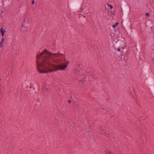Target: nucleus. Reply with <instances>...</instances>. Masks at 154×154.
<instances>
[{
	"mask_svg": "<svg viewBox=\"0 0 154 154\" xmlns=\"http://www.w3.org/2000/svg\"><path fill=\"white\" fill-rule=\"evenodd\" d=\"M120 42L119 40H118L116 42V46L117 47L119 46L120 45Z\"/></svg>",
	"mask_w": 154,
	"mask_h": 154,
	"instance_id": "7",
	"label": "nucleus"
},
{
	"mask_svg": "<svg viewBox=\"0 0 154 154\" xmlns=\"http://www.w3.org/2000/svg\"><path fill=\"white\" fill-rule=\"evenodd\" d=\"M32 5H34L35 4V1L34 0H33L32 1Z\"/></svg>",
	"mask_w": 154,
	"mask_h": 154,
	"instance_id": "15",
	"label": "nucleus"
},
{
	"mask_svg": "<svg viewBox=\"0 0 154 154\" xmlns=\"http://www.w3.org/2000/svg\"><path fill=\"white\" fill-rule=\"evenodd\" d=\"M119 24V23L118 22H116V23L115 24V25L117 26Z\"/></svg>",
	"mask_w": 154,
	"mask_h": 154,
	"instance_id": "19",
	"label": "nucleus"
},
{
	"mask_svg": "<svg viewBox=\"0 0 154 154\" xmlns=\"http://www.w3.org/2000/svg\"><path fill=\"white\" fill-rule=\"evenodd\" d=\"M112 13V15H114V13Z\"/></svg>",
	"mask_w": 154,
	"mask_h": 154,
	"instance_id": "25",
	"label": "nucleus"
},
{
	"mask_svg": "<svg viewBox=\"0 0 154 154\" xmlns=\"http://www.w3.org/2000/svg\"><path fill=\"white\" fill-rule=\"evenodd\" d=\"M64 55L58 52L57 54L53 53L45 49L39 54L36 56V63L38 71L41 73H47L59 70H64L68 66L69 62L66 61V63L64 65H56L52 64L51 62V55L57 56L58 54Z\"/></svg>",
	"mask_w": 154,
	"mask_h": 154,
	"instance_id": "1",
	"label": "nucleus"
},
{
	"mask_svg": "<svg viewBox=\"0 0 154 154\" xmlns=\"http://www.w3.org/2000/svg\"><path fill=\"white\" fill-rule=\"evenodd\" d=\"M149 13H147L146 14V15L147 16V17H149Z\"/></svg>",
	"mask_w": 154,
	"mask_h": 154,
	"instance_id": "13",
	"label": "nucleus"
},
{
	"mask_svg": "<svg viewBox=\"0 0 154 154\" xmlns=\"http://www.w3.org/2000/svg\"><path fill=\"white\" fill-rule=\"evenodd\" d=\"M3 37L4 35V33H1Z\"/></svg>",
	"mask_w": 154,
	"mask_h": 154,
	"instance_id": "21",
	"label": "nucleus"
},
{
	"mask_svg": "<svg viewBox=\"0 0 154 154\" xmlns=\"http://www.w3.org/2000/svg\"><path fill=\"white\" fill-rule=\"evenodd\" d=\"M68 102L69 103H70L71 102V101L70 100H69Z\"/></svg>",
	"mask_w": 154,
	"mask_h": 154,
	"instance_id": "23",
	"label": "nucleus"
},
{
	"mask_svg": "<svg viewBox=\"0 0 154 154\" xmlns=\"http://www.w3.org/2000/svg\"><path fill=\"white\" fill-rule=\"evenodd\" d=\"M117 51H120V49L119 48L117 49Z\"/></svg>",
	"mask_w": 154,
	"mask_h": 154,
	"instance_id": "22",
	"label": "nucleus"
},
{
	"mask_svg": "<svg viewBox=\"0 0 154 154\" xmlns=\"http://www.w3.org/2000/svg\"><path fill=\"white\" fill-rule=\"evenodd\" d=\"M4 41V38H2L1 42H3Z\"/></svg>",
	"mask_w": 154,
	"mask_h": 154,
	"instance_id": "18",
	"label": "nucleus"
},
{
	"mask_svg": "<svg viewBox=\"0 0 154 154\" xmlns=\"http://www.w3.org/2000/svg\"><path fill=\"white\" fill-rule=\"evenodd\" d=\"M80 2L78 0L72 1L70 4V7L72 9H76L79 8Z\"/></svg>",
	"mask_w": 154,
	"mask_h": 154,
	"instance_id": "3",
	"label": "nucleus"
},
{
	"mask_svg": "<svg viewBox=\"0 0 154 154\" xmlns=\"http://www.w3.org/2000/svg\"><path fill=\"white\" fill-rule=\"evenodd\" d=\"M119 24V23L118 22H116V23L115 24V25L117 26Z\"/></svg>",
	"mask_w": 154,
	"mask_h": 154,
	"instance_id": "20",
	"label": "nucleus"
},
{
	"mask_svg": "<svg viewBox=\"0 0 154 154\" xmlns=\"http://www.w3.org/2000/svg\"><path fill=\"white\" fill-rule=\"evenodd\" d=\"M64 60H65V57H64Z\"/></svg>",
	"mask_w": 154,
	"mask_h": 154,
	"instance_id": "26",
	"label": "nucleus"
},
{
	"mask_svg": "<svg viewBox=\"0 0 154 154\" xmlns=\"http://www.w3.org/2000/svg\"><path fill=\"white\" fill-rule=\"evenodd\" d=\"M106 154H112L111 152H110L109 150H106L105 151Z\"/></svg>",
	"mask_w": 154,
	"mask_h": 154,
	"instance_id": "6",
	"label": "nucleus"
},
{
	"mask_svg": "<svg viewBox=\"0 0 154 154\" xmlns=\"http://www.w3.org/2000/svg\"><path fill=\"white\" fill-rule=\"evenodd\" d=\"M1 80V79H0V81Z\"/></svg>",
	"mask_w": 154,
	"mask_h": 154,
	"instance_id": "29",
	"label": "nucleus"
},
{
	"mask_svg": "<svg viewBox=\"0 0 154 154\" xmlns=\"http://www.w3.org/2000/svg\"><path fill=\"white\" fill-rule=\"evenodd\" d=\"M121 10H122V8H121Z\"/></svg>",
	"mask_w": 154,
	"mask_h": 154,
	"instance_id": "28",
	"label": "nucleus"
},
{
	"mask_svg": "<svg viewBox=\"0 0 154 154\" xmlns=\"http://www.w3.org/2000/svg\"><path fill=\"white\" fill-rule=\"evenodd\" d=\"M108 6L109 7H110V8L111 9H112L113 8V7L112 6V5H108Z\"/></svg>",
	"mask_w": 154,
	"mask_h": 154,
	"instance_id": "9",
	"label": "nucleus"
},
{
	"mask_svg": "<svg viewBox=\"0 0 154 154\" xmlns=\"http://www.w3.org/2000/svg\"><path fill=\"white\" fill-rule=\"evenodd\" d=\"M122 8L124 11L123 19L121 21V26L126 31L128 34H129L132 32V28L131 24V20L129 14L130 11L129 8L125 6L126 3L123 2Z\"/></svg>",
	"mask_w": 154,
	"mask_h": 154,
	"instance_id": "2",
	"label": "nucleus"
},
{
	"mask_svg": "<svg viewBox=\"0 0 154 154\" xmlns=\"http://www.w3.org/2000/svg\"><path fill=\"white\" fill-rule=\"evenodd\" d=\"M150 87L151 88V90L152 91V93L153 94L152 96L154 97V87L152 85L150 86Z\"/></svg>",
	"mask_w": 154,
	"mask_h": 154,
	"instance_id": "5",
	"label": "nucleus"
},
{
	"mask_svg": "<svg viewBox=\"0 0 154 154\" xmlns=\"http://www.w3.org/2000/svg\"><path fill=\"white\" fill-rule=\"evenodd\" d=\"M23 24H22V26L23 27Z\"/></svg>",
	"mask_w": 154,
	"mask_h": 154,
	"instance_id": "27",
	"label": "nucleus"
},
{
	"mask_svg": "<svg viewBox=\"0 0 154 154\" xmlns=\"http://www.w3.org/2000/svg\"><path fill=\"white\" fill-rule=\"evenodd\" d=\"M116 26L115 25V24H114L112 25V27L114 28H116Z\"/></svg>",
	"mask_w": 154,
	"mask_h": 154,
	"instance_id": "14",
	"label": "nucleus"
},
{
	"mask_svg": "<svg viewBox=\"0 0 154 154\" xmlns=\"http://www.w3.org/2000/svg\"><path fill=\"white\" fill-rule=\"evenodd\" d=\"M136 49L137 51H139L140 50L139 46L138 45H137V47L136 48Z\"/></svg>",
	"mask_w": 154,
	"mask_h": 154,
	"instance_id": "10",
	"label": "nucleus"
},
{
	"mask_svg": "<svg viewBox=\"0 0 154 154\" xmlns=\"http://www.w3.org/2000/svg\"><path fill=\"white\" fill-rule=\"evenodd\" d=\"M2 42H0V47H2Z\"/></svg>",
	"mask_w": 154,
	"mask_h": 154,
	"instance_id": "16",
	"label": "nucleus"
},
{
	"mask_svg": "<svg viewBox=\"0 0 154 154\" xmlns=\"http://www.w3.org/2000/svg\"><path fill=\"white\" fill-rule=\"evenodd\" d=\"M0 32L1 33H5V29H3L2 28L0 29Z\"/></svg>",
	"mask_w": 154,
	"mask_h": 154,
	"instance_id": "8",
	"label": "nucleus"
},
{
	"mask_svg": "<svg viewBox=\"0 0 154 154\" xmlns=\"http://www.w3.org/2000/svg\"><path fill=\"white\" fill-rule=\"evenodd\" d=\"M123 49H122V52L123 53H127V51H126V50H124V48H122Z\"/></svg>",
	"mask_w": 154,
	"mask_h": 154,
	"instance_id": "11",
	"label": "nucleus"
},
{
	"mask_svg": "<svg viewBox=\"0 0 154 154\" xmlns=\"http://www.w3.org/2000/svg\"><path fill=\"white\" fill-rule=\"evenodd\" d=\"M105 135L107 137H109V134H105Z\"/></svg>",
	"mask_w": 154,
	"mask_h": 154,
	"instance_id": "17",
	"label": "nucleus"
},
{
	"mask_svg": "<svg viewBox=\"0 0 154 154\" xmlns=\"http://www.w3.org/2000/svg\"><path fill=\"white\" fill-rule=\"evenodd\" d=\"M145 69L144 71V72H145L146 73V72H147V67H146V66L145 67Z\"/></svg>",
	"mask_w": 154,
	"mask_h": 154,
	"instance_id": "12",
	"label": "nucleus"
},
{
	"mask_svg": "<svg viewBox=\"0 0 154 154\" xmlns=\"http://www.w3.org/2000/svg\"><path fill=\"white\" fill-rule=\"evenodd\" d=\"M53 60L54 62H56L57 63V61L55 60Z\"/></svg>",
	"mask_w": 154,
	"mask_h": 154,
	"instance_id": "24",
	"label": "nucleus"
},
{
	"mask_svg": "<svg viewBox=\"0 0 154 154\" xmlns=\"http://www.w3.org/2000/svg\"><path fill=\"white\" fill-rule=\"evenodd\" d=\"M148 82L149 85H153V81L151 78H149L148 80Z\"/></svg>",
	"mask_w": 154,
	"mask_h": 154,
	"instance_id": "4",
	"label": "nucleus"
}]
</instances>
